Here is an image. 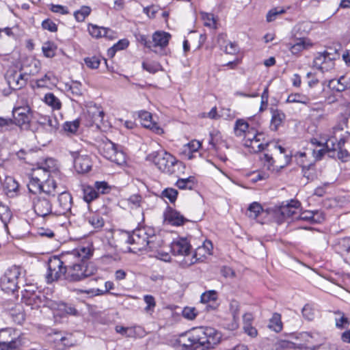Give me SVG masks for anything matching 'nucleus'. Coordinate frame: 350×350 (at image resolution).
I'll use <instances>...</instances> for the list:
<instances>
[{
    "label": "nucleus",
    "mask_w": 350,
    "mask_h": 350,
    "mask_svg": "<svg viewBox=\"0 0 350 350\" xmlns=\"http://www.w3.org/2000/svg\"><path fill=\"white\" fill-rule=\"evenodd\" d=\"M54 334V342L56 343V347L58 349H64L67 347L71 346L70 342H64V340H68V336L62 335V334L60 332H55Z\"/></svg>",
    "instance_id": "49530a36"
},
{
    "label": "nucleus",
    "mask_w": 350,
    "mask_h": 350,
    "mask_svg": "<svg viewBox=\"0 0 350 350\" xmlns=\"http://www.w3.org/2000/svg\"><path fill=\"white\" fill-rule=\"evenodd\" d=\"M163 216L165 221L172 226H179L188 221V219L181 215L180 212L169 206L164 212Z\"/></svg>",
    "instance_id": "412c9836"
},
{
    "label": "nucleus",
    "mask_w": 350,
    "mask_h": 350,
    "mask_svg": "<svg viewBox=\"0 0 350 350\" xmlns=\"http://www.w3.org/2000/svg\"><path fill=\"white\" fill-rule=\"evenodd\" d=\"M252 130L255 129L250 128L248 123L243 119H239L235 122L234 131L237 137H243V139H245L247 133Z\"/></svg>",
    "instance_id": "c756f323"
},
{
    "label": "nucleus",
    "mask_w": 350,
    "mask_h": 350,
    "mask_svg": "<svg viewBox=\"0 0 350 350\" xmlns=\"http://www.w3.org/2000/svg\"><path fill=\"white\" fill-rule=\"evenodd\" d=\"M313 44L310 39L306 38H296L293 43H289L287 46L293 55H297L304 50L309 49Z\"/></svg>",
    "instance_id": "4be33fe9"
},
{
    "label": "nucleus",
    "mask_w": 350,
    "mask_h": 350,
    "mask_svg": "<svg viewBox=\"0 0 350 350\" xmlns=\"http://www.w3.org/2000/svg\"><path fill=\"white\" fill-rule=\"evenodd\" d=\"M197 339L198 350H210L218 345L222 334L211 327H194Z\"/></svg>",
    "instance_id": "20e7f679"
},
{
    "label": "nucleus",
    "mask_w": 350,
    "mask_h": 350,
    "mask_svg": "<svg viewBox=\"0 0 350 350\" xmlns=\"http://www.w3.org/2000/svg\"><path fill=\"white\" fill-rule=\"evenodd\" d=\"M146 160L152 162L160 171L167 174H175L182 165L181 162L164 150L152 152L146 156Z\"/></svg>",
    "instance_id": "7ed1b4c3"
},
{
    "label": "nucleus",
    "mask_w": 350,
    "mask_h": 350,
    "mask_svg": "<svg viewBox=\"0 0 350 350\" xmlns=\"http://www.w3.org/2000/svg\"><path fill=\"white\" fill-rule=\"evenodd\" d=\"M270 112L271 113V130L277 131L284 121L286 116L282 110L273 107L270 109Z\"/></svg>",
    "instance_id": "cd10ccee"
},
{
    "label": "nucleus",
    "mask_w": 350,
    "mask_h": 350,
    "mask_svg": "<svg viewBox=\"0 0 350 350\" xmlns=\"http://www.w3.org/2000/svg\"><path fill=\"white\" fill-rule=\"evenodd\" d=\"M47 178V174L43 170H34L29 178L27 187L29 192L36 194L42 192V183Z\"/></svg>",
    "instance_id": "ddd939ff"
},
{
    "label": "nucleus",
    "mask_w": 350,
    "mask_h": 350,
    "mask_svg": "<svg viewBox=\"0 0 350 350\" xmlns=\"http://www.w3.org/2000/svg\"><path fill=\"white\" fill-rule=\"evenodd\" d=\"M295 344L286 340H278L273 345L274 350H285L293 349Z\"/></svg>",
    "instance_id": "bf43d9fd"
},
{
    "label": "nucleus",
    "mask_w": 350,
    "mask_h": 350,
    "mask_svg": "<svg viewBox=\"0 0 350 350\" xmlns=\"http://www.w3.org/2000/svg\"><path fill=\"white\" fill-rule=\"evenodd\" d=\"M201 147V143L198 140H192L184 146V154L188 159H192L194 156L193 153L198 152Z\"/></svg>",
    "instance_id": "c9c22d12"
},
{
    "label": "nucleus",
    "mask_w": 350,
    "mask_h": 350,
    "mask_svg": "<svg viewBox=\"0 0 350 350\" xmlns=\"http://www.w3.org/2000/svg\"><path fill=\"white\" fill-rule=\"evenodd\" d=\"M284 163L280 165L274 166L275 161L271 155L269 154H264L261 158V161L263 163L264 167L270 172H278L280 169L283 168L287 165L291 161V157L287 154L284 155Z\"/></svg>",
    "instance_id": "5701e85b"
},
{
    "label": "nucleus",
    "mask_w": 350,
    "mask_h": 350,
    "mask_svg": "<svg viewBox=\"0 0 350 350\" xmlns=\"http://www.w3.org/2000/svg\"><path fill=\"white\" fill-rule=\"evenodd\" d=\"M101 152L104 157L118 165L125 163L124 153L122 151L118 150L115 144L110 141L104 144L101 148Z\"/></svg>",
    "instance_id": "9d476101"
},
{
    "label": "nucleus",
    "mask_w": 350,
    "mask_h": 350,
    "mask_svg": "<svg viewBox=\"0 0 350 350\" xmlns=\"http://www.w3.org/2000/svg\"><path fill=\"white\" fill-rule=\"evenodd\" d=\"M138 117L144 128L150 129L157 135L163 133V129L154 120L152 115L150 112L144 110L139 111Z\"/></svg>",
    "instance_id": "dca6fc26"
},
{
    "label": "nucleus",
    "mask_w": 350,
    "mask_h": 350,
    "mask_svg": "<svg viewBox=\"0 0 350 350\" xmlns=\"http://www.w3.org/2000/svg\"><path fill=\"white\" fill-rule=\"evenodd\" d=\"M168 344L176 350H198L195 329L172 338Z\"/></svg>",
    "instance_id": "0eeeda50"
},
{
    "label": "nucleus",
    "mask_w": 350,
    "mask_h": 350,
    "mask_svg": "<svg viewBox=\"0 0 350 350\" xmlns=\"http://www.w3.org/2000/svg\"><path fill=\"white\" fill-rule=\"evenodd\" d=\"M21 273V268L14 265L9 267L0 279L1 289L6 293H14L18 288V279Z\"/></svg>",
    "instance_id": "6e6552de"
},
{
    "label": "nucleus",
    "mask_w": 350,
    "mask_h": 350,
    "mask_svg": "<svg viewBox=\"0 0 350 350\" xmlns=\"http://www.w3.org/2000/svg\"><path fill=\"white\" fill-rule=\"evenodd\" d=\"M45 296L40 291L25 289L22 295V301L31 308H38L45 305Z\"/></svg>",
    "instance_id": "f8f14e48"
},
{
    "label": "nucleus",
    "mask_w": 350,
    "mask_h": 350,
    "mask_svg": "<svg viewBox=\"0 0 350 350\" xmlns=\"http://www.w3.org/2000/svg\"><path fill=\"white\" fill-rule=\"evenodd\" d=\"M120 236L122 241L132 245L133 250L138 251L145 250L147 247L153 250L155 248L154 242L157 239L155 236H150L145 228H137L131 232L122 231Z\"/></svg>",
    "instance_id": "f03ea898"
},
{
    "label": "nucleus",
    "mask_w": 350,
    "mask_h": 350,
    "mask_svg": "<svg viewBox=\"0 0 350 350\" xmlns=\"http://www.w3.org/2000/svg\"><path fill=\"white\" fill-rule=\"evenodd\" d=\"M195 183V177L191 176L185 178H178L176 186L180 189H192Z\"/></svg>",
    "instance_id": "79ce46f5"
},
{
    "label": "nucleus",
    "mask_w": 350,
    "mask_h": 350,
    "mask_svg": "<svg viewBox=\"0 0 350 350\" xmlns=\"http://www.w3.org/2000/svg\"><path fill=\"white\" fill-rule=\"evenodd\" d=\"M31 100L27 94L23 93L21 94L16 101V107H28L30 108Z\"/></svg>",
    "instance_id": "774afa93"
},
{
    "label": "nucleus",
    "mask_w": 350,
    "mask_h": 350,
    "mask_svg": "<svg viewBox=\"0 0 350 350\" xmlns=\"http://www.w3.org/2000/svg\"><path fill=\"white\" fill-rule=\"evenodd\" d=\"M93 254V249L91 245L81 246L71 252H67V256L70 257V264L67 263L66 279L70 281H80L94 275L97 271V268L92 262H88Z\"/></svg>",
    "instance_id": "f257e3e1"
},
{
    "label": "nucleus",
    "mask_w": 350,
    "mask_h": 350,
    "mask_svg": "<svg viewBox=\"0 0 350 350\" xmlns=\"http://www.w3.org/2000/svg\"><path fill=\"white\" fill-rule=\"evenodd\" d=\"M329 57L330 54L327 51L319 53L314 59V66L319 69Z\"/></svg>",
    "instance_id": "4d7b16f0"
},
{
    "label": "nucleus",
    "mask_w": 350,
    "mask_h": 350,
    "mask_svg": "<svg viewBox=\"0 0 350 350\" xmlns=\"http://www.w3.org/2000/svg\"><path fill=\"white\" fill-rule=\"evenodd\" d=\"M301 166L304 176L306 177L308 180H312L315 177L314 164L311 163L309 165H306L304 163H301Z\"/></svg>",
    "instance_id": "13d9d810"
},
{
    "label": "nucleus",
    "mask_w": 350,
    "mask_h": 350,
    "mask_svg": "<svg viewBox=\"0 0 350 350\" xmlns=\"http://www.w3.org/2000/svg\"><path fill=\"white\" fill-rule=\"evenodd\" d=\"M67 92H70L73 97H79L83 94L82 84L79 81H72L70 85H66Z\"/></svg>",
    "instance_id": "37998d69"
},
{
    "label": "nucleus",
    "mask_w": 350,
    "mask_h": 350,
    "mask_svg": "<svg viewBox=\"0 0 350 350\" xmlns=\"http://www.w3.org/2000/svg\"><path fill=\"white\" fill-rule=\"evenodd\" d=\"M105 289L101 290L99 288H90L88 290L77 289L76 292L78 295L85 294L88 297H92L97 295H103L108 293L110 290L114 288V284L113 282L107 281L105 284Z\"/></svg>",
    "instance_id": "a878e982"
},
{
    "label": "nucleus",
    "mask_w": 350,
    "mask_h": 350,
    "mask_svg": "<svg viewBox=\"0 0 350 350\" xmlns=\"http://www.w3.org/2000/svg\"><path fill=\"white\" fill-rule=\"evenodd\" d=\"M286 12L285 9L282 8H275L270 10L266 16L267 21L270 23L275 21L277 16L280 14H284Z\"/></svg>",
    "instance_id": "e2e57ef3"
},
{
    "label": "nucleus",
    "mask_w": 350,
    "mask_h": 350,
    "mask_svg": "<svg viewBox=\"0 0 350 350\" xmlns=\"http://www.w3.org/2000/svg\"><path fill=\"white\" fill-rule=\"evenodd\" d=\"M333 88L337 92H343L350 88V80H347L345 77L342 76L336 81V85Z\"/></svg>",
    "instance_id": "603ef678"
},
{
    "label": "nucleus",
    "mask_w": 350,
    "mask_h": 350,
    "mask_svg": "<svg viewBox=\"0 0 350 350\" xmlns=\"http://www.w3.org/2000/svg\"><path fill=\"white\" fill-rule=\"evenodd\" d=\"M72 258L67 256V252L60 257L53 256L49 259L46 280L47 283L57 281L62 276L66 279L67 263L70 264Z\"/></svg>",
    "instance_id": "423d86ee"
},
{
    "label": "nucleus",
    "mask_w": 350,
    "mask_h": 350,
    "mask_svg": "<svg viewBox=\"0 0 350 350\" xmlns=\"http://www.w3.org/2000/svg\"><path fill=\"white\" fill-rule=\"evenodd\" d=\"M88 113L91 116L93 122L102 121L104 116V112L101 107L96 104H91L88 106Z\"/></svg>",
    "instance_id": "72a5a7b5"
},
{
    "label": "nucleus",
    "mask_w": 350,
    "mask_h": 350,
    "mask_svg": "<svg viewBox=\"0 0 350 350\" xmlns=\"http://www.w3.org/2000/svg\"><path fill=\"white\" fill-rule=\"evenodd\" d=\"M301 203L297 200H291L286 204L280 207L278 213L280 214L282 219L291 217L293 219H298Z\"/></svg>",
    "instance_id": "6ab92c4d"
},
{
    "label": "nucleus",
    "mask_w": 350,
    "mask_h": 350,
    "mask_svg": "<svg viewBox=\"0 0 350 350\" xmlns=\"http://www.w3.org/2000/svg\"><path fill=\"white\" fill-rule=\"evenodd\" d=\"M92 9L87 5H83L74 12V17L77 22H83L91 13Z\"/></svg>",
    "instance_id": "c03bdc74"
},
{
    "label": "nucleus",
    "mask_w": 350,
    "mask_h": 350,
    "mask_svg": "<svg viewBox=\"0 0 350 350\" xmlns=\"http://www.w3.org/2000/svg\"><path fill=\"white\" fill-rule=\"evenodd\" d=\"M31 109L28 107H14L13 109L14 118L17 124L22 126L30 120Z\"/></svg>",
    "instance_id": "b1692460"
},
{
    "label": "nucleus",
    "mask_w": 350,
    "mask_h": 350,
    "mask_svg": "<svg viewBox=\"0 0 350 350\" xmlns=\"http://www.w3.org/2000/svg\"><path fill=\"white\" fill-rule=\"evenodd\" d=\"M281 314L275 312L269 319L268 327L276 333L280 332L283 328Z\"/></svg>",
    "instance_id": "f704fd0d"
},
{
    "label": "nucleus",
    "mask_w": 350,
    "mask_h": 350,
    "mask_svg": "<svg viewBox=\"0 0 350 350\" xmlns=\"http://www.w3.org/2000/svg\"><path fill=\"white\" fill-rule=\"evenodd\" d=\"M28 77L26 73L12 70L7 74L6 80L10 88L20 90L27 84Z\"/></svg>",
    "instance_id": "f3484780"
},
{
    "label": "nucleus",
    "mask_w": 350,
    "mask_h": 350,
    "mask_svg": "<svg viewBox=\"0 0 350 350\" xmlns=\"http://www.w3.org/2000/svg\"><path fill=\"white\" fill-rule=\"evenodd\" d=\"M85 65L91 69H96L100 64V57L98 56L88 57L84 59Z\"/></svg>",
    "instance_id": "052dcab7"
},
{
    "label": "nucleus",
    "mask_w": 350,
    "mask_h": 350,
    "mask_svg": "<svg viewBox=\"0 0 350 350\" xmlns=\"http://www.w3.org/2000/svg\"><path fill=\"white\" fill-rule=\"evenodd\" d=\"M213 250V244L211 241L206 240L204 241L202 246H199L195 251L193 255L188 261L185 260L184 264L185 266H191L199 261H202L208 255L211 254Z\"/></svg>",
    "instance_id": "4468645a"
},
{
    "label": "nucleus",
    "mask_w": 350,
    "mask_h": 350,
    "mask_svg": "<svg viewBox=\"0 0 350 350\" xmlns=\"http://www.w3.org/2000/svg\"><path fill=\"white\" fill-rule=\"evenodd\" d=\"M72 198L70 193L62 191L57 198V207L55 211L57 215H66L71 212Z\"/></svg>",
    "instance_id": "aec40b11"
},
{
    "label": "nucleus",
    "mask_w": 350,
    "mask_h": 350,
    "mask_svg": "<svg viewBox=\"0 0 350 350\" xmlns=\"http://www.w3.org/2000/svg\"><path fill=\"white\" fill-rule=\"evenodd\" d=\"M94 187L98 196L99 194L109 193L111 190V187L105 181H96Z\"/></svg>",
    "instance_id": "3c124183"
},
{
    "label": "nucleus",
    "mask_w": 350,
    "mask_h": 350,
    "mask_svg": "<svg viewBox=\"0 0 350 350\" xmlns=\"http://www.w3.org/2000/svg\"><path fill=\"white\" fill-rule=\"evenodd\" d=\"M88 223L94 228V229H100L104 226V220L103 218L97 214H93L88 217Z\"/></svg>",
    "instance_id": "de8ad7c7"
},
{
    "label": "nucleus",
    "mask_w": 350,
    "mask_h": 350,
    "mask_svg": "<svg viewBox=\"0 0 350 350\" xmlns=\"http://www.w3.org/2000/svg\"><path fill=\"white\" fill-rule=\"evenodd\" d=\"M44 102L51 107L53 110H59L62 107L60 100L53 93H46L43 98Z\"/></svg>",
    "instance_id": "e433bc0d"
},
{
    "label": "nucleus",
    "mask_w": 350,
    "mask_h": 350,
    "mask_svg": "<svg viewBox=\"0 0 350 350\" xmlns=\"http://www.w3.org/2000/svg\"><path fill=\"white\" fill-rule=\"evenodd\" d=\"M191 247L190 242L187 238L178 237L171 243V252L174 255L185 256V259L182 262L183 267H186L183 263L185 260H190L188 258L189 256Z\"/></svg>",
    "instance_id": "9b49d317"
},
{
    "label": "nucleus",
    "mask_w": 350,
    "mask_h": 350,
    "mask_svg": "<svg viewBox=\"0 0 350 350\" xmlns=\"http://www.w3.org/2000/svg\"><path fill=\"white\" fill-rule=\"evenodd\" d=\"M81 189L83 191V198L87 203L89 204L98 198V192H96L95 187L83 185Z\"/></svg>",
    "instance_id": "2f4dec72"
},
{
    "label": "nucleus",
    "mask_w": 350,
    "mask_h": 350,
    "mask_svg": "<svg viewBox=\"0 0 350 350\" xmlns=\"http://www.w3.org/2000/svg\"><path fill=\"white\" fill-rule=\"evenodd\" d=\"M178 191L173 188H166L161 193V197L167 199L171 203H174L177 198Z\"/></svg>",
    "instance_id": "864d4df0"
},
{
    "label": "nucleus",
    "mask_w": 350,
    "mask_h": 350,
    "mask_svg": "<svg viewBox=\"0 0 350 350\" xmlns=\"http://www.w3.org/2000/svg\"><path fill=\"white\" fill-rule=\"evenodd\" d=\"M243 145L249 152L256 153L263 150L269 145V142L263 133L252 130L243 139Z\"/></svg>",
    "instance_id": "1a4fd4ad"
},
{
    "label": "nucleus",
    "mask_w": 350,
    "mask_h": 350,
    "mask_svg": "<svg viewBox=\"0 0 350 350\" xmlns=\"http://www.w3.org/2000/svg\"><path fill=\"white\" fill-rule=\"evenodd\" d=\"M202 19L204 26L210 28L215 27L216 21L213 14L202 13Z\"/></svg>",
    "instance_id": "338daca9"
},
{
    "label": "nucleus",
    "mask_w": 350,
    "mask_h": 350,
    "mask_svg": "<svg viewBox=\"0 0 350 350\" xmlns=\"http://www.w3.org/2000/svg\"><path fill=\"white\" fill-rule=\"evenodd\" d=\"M28 343L25 336L13 328L0 329V350H12L27 346Z\"/></svg>",
    "instance_id": "39448f33"
},
{
    "label": "nucleus",
    "mask_w": 350,
    "mask_h": 350,
    "mask_svg": "<svg viewBox=\"0 0 350 350\" xmlns=\"http://www.w3.org/2000/svg\"><path fill=\"white\" fill-rule=\"evenodd\" d=\"M12 218V213L9 208L5 205H0V220L2 222L3 227L7 231L8 224Z\"/></svg>",
    "instance_id": "a19ab883"
},
{
    "label": "nucleus",
    "mask_w": 350,
    "mask_h": 350,
    "mask_svg": "<svg viewBox=\"0 0 350 350\" xmlns=\"http://www.w3.org/2000/svg\"><path fill=\"white\" fill-rule=\"evenodd\" d=\"M302 315L308 321H312L315 317V310L310 304H306L302 309Z\"/></svg>",
    "instance_id": "680f3d73"
},
{
    "label": "nucleus",
    "mask_w": 350,
    "mask_h": 350,
    "mask_svg": "<svg viewBox=\"0 0 350 350\" xmlns=\"http://www.w3.org/2000/svg\"><path fill=\"white\" fill-rule=\"evenodd\" d=\"M56 176H50L49 178H46V180L42 183L43 190L42 192L48 195L54 196L56 190L58 187L55 178Z\"/></svg>",
    "instance_id": "473e14b6"
},
{
    "label": "nucleus",
    "mask_w": 350,
    "mask_h": 350,
    "mask_svg": "<svg viewBox=\"0 0 350 350\" xmlns=\"http://www.w3.org/2000/svg\"><path fill=\"white\" fill-rule=\"evenodd\" d=\"M142 68L150 73L154 74L157 72L161 70V66L156 62L142 63Z\"/></svg>",
    "instance_id": "6e6d98bb"
},
{
    "label": "nucleus",
    "mask_w": 350,
    "mask_h": 350,
    "mask_svg": "<svg viewBox=\"0 0 350 350\" xmlns=\"http://www.w3.org/2000/svg\"><path fill=\"white\" fill-rule=\"evenodd\" d=\"M223 142L221 134L217 130H213L210 132L208 144L211 148L217 150V146Z\"/></svg>",
    "instance_id": "a18cd8bd"
},
{
    "label": "nucleus",
    "mask_w": 350,
    "mask_h": 350,
    "mask_svg": "<svg viewBox=\"0 0 350 350\" xmlns=\"http://www.w3.org/2000/svg\"><path fill=\"white\" fill-rule=\"evenodd\" d=\"M286 102L288 103H301L308 105L310 102V99L305 94L295 93L291 94L288 96Z\"/></svg>",
    "instance_id": "4c0bfd02"
},
{
    "label": "nucleus",
    "mask_w": 350,
    "mask_h": 350,
    "mask_svg": "<svg viewBox=\"0 0 350 350\" xmlns=\"http://www.w3.org/2000/svg\"><path fill=\"white\" fill-rule=\"evenodd\" d=\"M336 317H335V322L336 327L342 329L349 325V319L345 316V314L340 312L335 313Z\"/></svg>",
    "instance_id": "5fc2aeb1"
},
{
    "label": "nucleus",
    "mask_w": 350,
    "mask_h": 350,
    "mask_svg": "<svg viewBox=\"0 0 350 350\" xmlns=\"http://www.w3.org/2000/svg\"><path fill=\"white\" fill-rule=\"evenodd\" d=\"M38 122L49 133L55 132L58 128V121L53 116H41Z\"/></svg>",
    "instance_id": "c85d7f7f"
},
{
    "label": "nucleus",
    "mask_w": 350,
    "mask_h": 350,
    "mask_svg": "<svg viewBox=\"0 0 350 350\" xmlns=\"http://www.w3.org/2000/svg\"><path fill=\"white\" fill-rule=\"evenodd\" d=\"M79 124L80 122L77 119L71 122H66L64 124V129L65 131L73 134L77 131Z\"/></svg>",
    "instance_id": "0e129e2a"
},
{
    "label": "nucleus",
    "mask_w": 350,
    "mask_h": 350,
    "mask_svg": "<svg viewBox=\"0 0 350 350\" xmlns=\"http://www.w3.org/2000/svg\"><path fill=\"white\" fill-rule=\"evenodd\" d=\"M71 155L74 160L75 169L78 173H86L91 170L92 161L88 154L72 152Z\"/></svg>",
    "instance_id": "2eb2a0df"
},
{
    "label": "nucleus",
    "mask_w": 350,
    "mask_h": 350,
    "mask_svg": "<svg viewBox=\"0 0 350 350\" xmlns=\"http://www.w3.org/2000/svg\"><path fill=\"white\" fill-rule=\"evenodd\" d=\"M57 46L52 42H46L44 43L42 50L45 57H53L55 55Z\"/></svg>",
    "instance_id": "09e8293b"
},
{
    "label": "nucleus",
    "mask_w": 350,
    "mask_h": 350,
    "mask_svg": "<svg viewBox=\"0 0 350 350\" xmlns=\"http://www.w3.org/2000/svg\"><path fill=\"white\" fill-rule=\"evenodd\" d=\"M34 212L38 216L44 217L53 214L52 204L45 198L36 197L33 201Z\"/></svg>",
    "instance_id": "a211bd4d"
},
{
    "label": "nucleus",
    "mask_w": 350,
    "mask_h": 350,
    "mask_svg": "<svg viewBox=\"0 0 350 350\" xmlns=\"http://www.w3.org/2000/svg\"><path fill=\"white\" fill-rule=\"evenodd\" d=\"M36 170H43L47 174V178L50 176H58L60 175L57 161L53 158H47L42 166Z\"/></svg>",
    "instance_id": "393cba45"
},
{
    "label": "nucleus",
    "mask_w": 350,
    "mask_h": 350,
    "mask_svg": "<svg viewBox=\"0 0 350 350\" xmlns=\"http://www.w3.org/2000/svg\"><path fill=\"white\" fill-rule=\"evenodd\" d=\"M116 331L117 333L122 334V336H125L126 337H135L136 336L137 331H142V328L141 327H123L120 325H117L116 327Z\"/></svg>",
    "instance_id": "ea45409f"
},
{
    "label": "nucleus",
    "mask_w": 350,
    "mask_h": 350,
    "mask_svg": "<svg viewBox=\"0 0 350 350\" xmlns=\"http://www.w3.org/2000/svg\"><path fill=\"white\" fill-rule=\"evenodd\" d=\"M262 206L258 202L252 203L247 208V215L250 217L256 219L262 211Z\"/></svg>",
    "instance_id": "8fccbe9b"
},
{
    "label": "nucleus",
    "mask_w": 350,
    "mask_h": 350,
    "mask_svg": "<svg viewBox=\"0 0 350 350\" xmlns=\"http://www.w3.org/2000/svg\"><path fill=\"white\" fill-rule=\"evenodd\" d=\"M335 250L350 262V237L340 239L335 245Z\"/></svg>",
    "instance_id": "bb28decb"
},
{
    "label": "nucleus",
    "mask_w": 350,
    "mask_h": 350,
    "mask_svg": "<svg viewBox=\"0 0 350 350\" xmlns=\"http://www.w3.org/2000/svg\"><path fill=\"white\" fill-rule=\"evenodd\" d=\"M217 299V293L214 290H211L203 293L201 295L200 300L202 303H208L211 301H215Z\"/></svg>",
    "instance_id": "69168bd1"
},
{
    "label": "nucleus",
    "mask_w": 350,
    "mask_h": 350,
    "mask_svg": "<svg viewBox=\"0 0 350 350\" xmlns=\"http://www.w3.org/2000/svg\"><path fill=\"white\" fill-rule=\"evenodd\" d=\"M88 31L92 37L98 38L107 37L110 29L103 27H98L95 25H90L88 27Z\"/></svg>",
    "instance_id": "58836bf2"
},
{
    "label": "nucleus",
    "mask_w": 350,
    "mask_h": 350,
    "mask_svg": "<svg viewBox=\"0 0 350 350\" xmlns=\"http://www.w3.org/2000/svg\"><path fill=\"white\" fill-rule=\"evenodd\" d=\"M171 35L169 33L164 31H156L152 35V40L155 47L159 46L161 48L165 47L168 43Z\"/></svg>",
    "instance_id": "7c9ffc66"
}]
</instances>
